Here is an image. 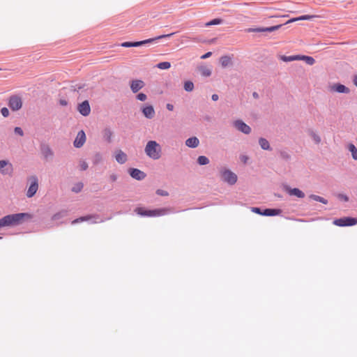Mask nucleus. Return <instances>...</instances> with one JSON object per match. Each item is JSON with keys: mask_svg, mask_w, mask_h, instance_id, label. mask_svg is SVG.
<instances>
[{"mask_svg": "<svg viewBox=\"0 0 357 357\" xmlns=\"http://www.w3.org/2000/svg\"><path fill=\"white\" fill-rule=\"evenodd\" d=\"M145 86V83L144 81L141 79H135L131 81L130 86L132 93H136L140 89L144 88Z\"/></svg>", "mask_w": 357, "mask_h": 357, "instance_id": "nucleus-13", "label": "nucleus"}, {"mask_svg": "<svg viewBox=\"0 0 357 357\" xmlns=\"http://www.w3.org/2000/svg\"><path fill=\"white\" fill-rule=\"evenodd\" d=\"M28 181L30 185L26 192V196L28 197H32L35 195L38 189V180L36 176H31L28 178Z\"/></svg>", "mask_w": 357, "mask_h": 357, "instance_id": "nucleus-5", "label": "nucleus"}, {"mask_svg": "<svg viewBox=\"0 0 357 357\" xmlns=\"http://www.w3.org/2000/svg\"><path fill=\"white\" fill-rule=\"evenodd\" d=\"M83 188V183H77L74 185V186L72 188V191L75 192H80Z\"/></svg>", "mask_w": 357, "mask_h": 357, "instance_id": "nucleus-32", "label": "nucleus"}, {"mask_svg": "<svg viewBox=\"0 0 357 357\" xmlns=\"http://www.w3.org/2000/svg\"><path fill=\"white\" fill-rule=\"evenodd\" d=\"M354 84L357 87V75L354 77Z\"/></svg>", "mask_w": 357, "mask_h": 357, "instance_id": "nucleus-55", "label": "nucleus"}, {"mask_svg": "<svg viewBox=\"0 0 357 357\" xmlns=\"http://www.w3.org/2000/svg\"><path fill=\"white\" fill-rule=\"evenodd\" d=\"M0 238H1V237H0Z\"/></svg>", "mask_w": 357, "mask_h": 357, "instance_id": "nucleus-58", "label": "nucleus"}, {"mask_svg": "<svg viewBox=\"0 0 357 357\" xmlns=\"http://www.w3.org/2000/svg\"><path fill=\"white\" fill-rule=\"evenodd\" d=\"M281 59L285 62H289L293 61L300 60V55H294V56H281Z\"/></svg>", "mask_w": 357, "mask_h": 357, "instance_id": "nucleus-22", "label": "nucleus"}, {"mask_svg": "<svg viewBox=\"0 0 357 357\" xmlns=\"http://www.w3.org/2000/svg\"><path fill=\"white\" fill-rule=\"evenodd\" d=\"M252 96H253L254 98H258V94L256 92H254Z\"/></svg>", "mask_w": 357, "mask_h": 357, "instance_id": "nucleus-56", "label": "nucleus"}, {"mask_svg": "<svg viewBox=\"0 0 357 357\" xmlns=\"http://www.w3.org/2000/svg\"><path fill=\"white\" fill-rule=\"evenodd\" d=\"M167 109L172 111L173 109V108H174V106L172 105H171V104H167Z\"/></svg>", "mask_w": 357, "mask_h": 357, "instance_id": "nucleus-53", "label": "nucleus"}, {"mask_svg": "<svg viewBox=\"0 0 357 357\" xmlns=\"http://www.w3.org/2000/svg\"><path fill=\"white\" fill-rule=\"evenodd\" d=\"M315 15H301L300 17H298V19L300 20H310L315 17Z\"/></svg>", "mask_w": 357, "mask_h": 357, "instance_id": "nucleus-33", "label": "nucleus"}, {"mask_svg": "<svg viewBox=\"0 0 357 357\" xmlns=\"http://www.w3.org/2000/svg\"><path fill=\"white\" fill-rule=\"evenodd\" d=\"M220 62L223 68H225L231 64V59L229 56H222L220 57Z\"/></svg>", "mask_w": 357, "mask_h": 357, "instance_id": "nucleus-20", "label": "nucleus"}, {"mask_svg": "<svg viewBox=\"0 0 357 357\" xmlns=\"http://www.w3.org/2000/svg\"><path fill=\"white\" fill-rule=\"evenodd\" d=\"M0 172L3 174H10L13 172V166L6 160H0Z\"/></svg>", "mask_w": 357, "mask_h": 357, "instance_id": "nucleus-14", "label": "nucleus"}, {"mask_svg": "<svg viewBox=\"0 0 357 357\" xmlns=\"http://www.w3.org/2000/svg\"><path fill=\"white\" fill-rule=\"evenodd\" d=\"M63 216V213L61 212V213H58L54 214L52 216V219L53 220H58V219L61 218Z\"/></svg>", "mask_w": 357, "mask_h": 357, "instance_id": "nucleus-42", "label": "nucleus"}, {"mask_svg": "<svg viewBox=\"0 0 357 357\" xmlns=\"http://www.w3.org/2000/svg\"><path fill=\"white\" fill-rule=\"evenodd\" d=\"M219 98V96L218 94H213L212 96H211V99L213 100V101H217Z\"/></svg>", "mask_w": 357, "mask_h": 357, "instance_id": "nucleus-52", "label": "nucleus"}, {"mask_svg": "<svg viewBox=\"0 0 357 357\" xmlns=\"http://www.w3.org/2000/svg\"><path fill=\"white\" fill-rule=\"evenodd\" d=\"M109 180L112 182H115L117 180V175L115 174H112L109 176Z\"/></svg>", "mask_w": 357, "mask_h": 357, "instance_id": "nucleus-44", "label": "nucleus"}, {"mask_svg": "<svg viewBox=\"0 0 357 357\" xmlns=\"http://www.w3.org/2000/svg\"><path fill=\"white\" fill-rule=\"evenodd\" d=\"M222 179L228 183L233 185L237 181V176L229 170H225L221 173Z\"/></svg>", "mask_w": 357, "mask_h": 357, "instance_id": "nucleus-8", "label": "nucleus"}, {"mask_svg": "<svg viewBox=\"0 0 357 357\" xmlns=\"http://www.w3.org/2000/svg\"><path fill=\"white\" fill-rule=\"evenodd\" d=\"M25 215V213H16L6 215L0 219V227L18 225Z\"/></svg>", "mask_w": 357, "mask_h": 357, "instance_id": "nucleus-2", "label": "nucleus"}, {"mask_svg": "<svg viewBox=\"0 0 357 357\" xmlns=\"http://www.w3.org/2000/svg\"><path fill=\"white\" fill-rule=\"evenodd\" d=\"M330 91L338 93H349L350 90L348 87L342 84H335L330 86Z\"/></svg>", "mask_w": 357, "mask_h": 357, "instance_id": "nucleus-12", "label": "nucleus"}, {"mask_svg": "<svg viewBox=\"0 0 357 357\" xmlns=\"http://www.w3.org/2000/svg\"><path fill=\"white\" fill-rule=\"evenodd\" d=\"M1 115L3 116V117H8L9 116V110L7 107H3L1 108Z\"/></svg>", "mask_w": 357, "mask_h": 357, "instance_id": "nucleus-37", "label": "nucleus"}, {"mask_svg": "<svg viewBox=\"0 0 357 357\" xmlns=\"http://www.w3.org/2000/svg\"><path fill=\"white\" fill-rule=\"evenodd\" d=\"M14 130H15V134H23V130L20 127H15Z\"/></svg>", "mask_w": 357, "mask_h": 357, "instance_id": "nucleus-45", "label": "nucleus"}, {"mask_svg": "<svg viewBox=\"0 0 357 357\" xmlns=\"http://www.w3.org/2000/svg\"><path fill=\"white\" fill-rule=\"evenodd\" d=\"M199 72L201 75L205 77H209L211 75V70L207 67H200Z\"/></svg>", "mask_w": 357, "mask_h": 357, "instance_id": "nucleus-23", "label": "nucleus"}, {"mask_svg": "<svg viewBox=\"0 0 357 357\" xmlns=\"http://www.w3.org/2000/svg\"><path fill=\"white\" fill-rule=\"evenodd\" d=\"M231 124L236 131L243 134H250L251 132V128L241 119L234 120Z\"/></svg>", "mask_w": 357, "mask_h": 357, "instance_id": "nucleus-4", "label": "nucleus"}, {"mask_svg": "<svg viewBox=\"0 0 357 357\" xmlns=\"http://www.w3.org/2000/svg\"><path fill=\"white\" fill-rule=\"evenodd\" d=\"M313 139L316 144L319 143L321 141V139L319 135H313Z\"/></svg>", "mask_w": 357, "mask_h": 357, "instance_id": "nucleus-48", "label": "nucleus"}, {"mask_svg": "<svg viewBox=\"0 0 357 357\" xmlns=\"http://www.w3.org/2000/svg\"><path fill=\"white\" fill-rule=\"evenodd\" d=\"M43 153L44 156L47 158L49 156H51L52 155L51 151L48 147H44L43 149Z\"/></svg>", "mask_w": 357, "mask_h": 357, "instance_id": "nucleus-36", "label": "nucleus"}, {"mask_svg": "<svg viewBox=\"0 0 357 357\" xmlns=\"http://www.w3.org/2000/svg\"><path fill=\"white\" fill-rule=\"evenodd\" d=\"M145 152L151 158L157 160L160 158L161 149L156 142L150 141L146 146Z\"/></svg>", "mask_w": 357, "mask_h": 357, "instance_id": "nucleus-3", "label": "nucleus"}, {"mask_svg": "<svg viewBox=\"0 0 357 357\" xmlns=\"http://www.w3.org/2000/svg\"><path fill=\"white\" fill-rule=\"evenodd\" d=\"M255 32H266V28H256L252 29Z\"/></svg>", "mask_w": 357, "mask_h": 357, "instance_id": "nucleus-47", "label": "nucleus"}, {"mask_svg": "<svg viewBox=\"0 0 357 357\" xmlns=\"http://www.w3.org/2000/svg\"><path fill=\"white\" fill-rule=\"evenodd\" d=\"M348 149L351 153L352 158L357 160V149L353 144H349L348 145Z\"/></svg>", "mask_w": 357, "mask_h": 357, "instance_id": "nucleus-24", "label": "nucleus"}, {"mask_svg": "<svg viewBox=\"0 0 357 357\" xmlns=\"http://www.w3.org/2000/svg\"><path fill=\"white\" fill-rule=\"evenodd\" d=\"M170 211L168 208H156L153 210H146L142 207H138L135 209V212L141 216L158 217L167 214Z\"/></svg>", "mask_w": 357, "mask_h": 357, "instance_id": "nucleus-1", "label": "nucleus"}, {"mask_svg": "<svg viewBox=\"0 0 357 357\" xmlns=\"http://www.w3.org/2000/svg\"><path fill=\"white\" fill-rule=\"evenodd\" d=\"M194 89V84L191 81H186L184 83V89L188 92H190Z\"/></svg>", "mask_w": 357, "mask_h": 357, "instance_id": "nucleus-29", "label": "nucleus"}, {"mask_svg": "<svg viewBox=\"0 0 357 357\" xmlns=\"http://www.w3.org/2000/svg\"><path fill=\"white\" fill-rule=\"evenodd\" d=\"M280 211L279 209L267 208V209L264 210V211L262 213H261V215H267V216H273V215H278L280 213Z\"/></svg>", "mask_w": 357, "mask_h": 357, "instance_id": "nucleus-21", "label": "nucleus"}, {"mask_svg": "<svg viewBox=\"0 0 357 357\" xmlns=\"http://www.w3.org/2000/svg\"><path fill=\"white\" fill-rule=\"evenodd\" d=\"M261 147L264 150H268L270 148L269 142L264 138L261 137L259 140Z\"/></svg>", "mask_w": 357, "mask_h": 357, "instance_id": "nucleus-26", "label": "nucleus"}, {"mask_svg": "<svg viewBox=\"0 0 357 357\" xmlns=\"http://www.w3.org/2000/svg\"><path fill=\"white\" fill-rule=\"evenodd\" d=\"M333 224L338 227L353 226L357 224V219L351 217H344L334 220Z\"/></svg>", "mask_w": 357, "mask_h": 357, "instance_id": "nucleus-6", "label": "nucleus"}, {"mask_svg": "<svg viewBox=\"0 0 357 357\" xmlns=\"http://www.w3.org/2000/svg\"><path fill=\"white\" fill-rule=\"evenodd\" d=\"M156 194L158 195H160V196H164V197H167L169 195V193L168 192L165 191V190H161V189H158L156 190Z\"/></svg>", "mask_w": 357, "mask_h": 357, "instance_id": "nucleus-38", "label": "nucleus"}, {"mask_svg": "<svg viewBox=\"0 0 357 357\" xmlns=\"http://www.w3.org/2000/svg\"><path fill=\"white\" fill-rule=\"evenodd\" d=\"M197 162L200 165H204L209 162V160L206 156L201 155L198 158Z\"/></svg>", "mask_w": 357, "mask_h": 357, "instance_id": "nucleus-31", "label": "nucleus"}, {"mask_svg": "<svg viewBox=\"0 0 357 357\" xmlns=\"http://www.w3.org/2000/svg\"><path fill=\"white\" fill-rule=\"evenodd\" d=\"M129 173H130V175L133 178L138 180V181L143 180L146 177V174L144 172H142L138 169L130 168L129 169Z\"/></svg>", "mask_w": 357, "mask_h": 357, "instance_id": "nucleus-15", "label": "nucleus"}, {"mask_svg": "<svg viewBox=\"0 0 357 357\" xmlns=\"http://www.w3.org/2000/svg\"><path fill=\"white\" fill-rule=\"evenodd\" d=\"M60 104L61 105H67V102L66 100H60Z\"/></svg>", "mask_w": 357, "mask_h": 357, "instance_id": "nucleus-54", "label": "nucleus"}, {"mask_svg": "<svg viewBox=\"0 0 357 357\" xmlns=\"http://www.w3.org/2000/svg\"><path fill=\"white\" fill-rule=\"evenodd\" d=\"M137 100L144 102L147 100V96L144 93H139L136 96Z\"/></svg>", "mask_w": 357, "mask_h": 357, "instance_id": "nucleus-34", "label": "nucleus"}, {"mask_svg": "<svg viewBox=\"0 0 357 357\" xmlns=\"http://www.w3.org/2000/svg\"><path fill=\"white\" fill-rule=\"evenodd\" d=\"M300 60H303L308 65H313L315 62V60L313 57L309 56H300Z\"/></svg>", "mask_w": 357, "mask_h": 357, "instance_id": "nucleus-25", "label": "nucleus"}, {"mask_svg": "<svg viewBox=\"0 0 357 357\" xmlns=\"http://www.w3.org/2000/svg\"><path fill=\"white\" fill-rule=\"evenodd\" d=\"M121 46L123 47H134V42H124L121 43Z\"/></svg>", "mask_w": 357, "mask_h": 357, "instance_id": "nucleus-39", "label": "nucleus"}, {"mask_svg": "<svg viewBox=\"0 0 357 357\" xmlns=\"http://www.w3.org/2000/svg\"><path fill=\"white\" fill-rule=\"evenodd\" d=\"M86 142V135H77L74 141V146L79 148L84 145Z\"/></svg>", "mask_w": 357, "mask_h": 357, "instance_id": "nucleus-18", "label": "nucleus"}, {"mask_svg": "<svg viewBox=\"0 0 357 357\" xmlns=\"http://www.w3.org/2000/svg\"><path fill=\"white\" fill-rule=\"evenodd\" d=\"M185 144L189 147L195 148L199 144V139L196 137H190L186 140Z\"/></svg>", "mask_w": 357, "mask_h": 357, "instance_id": "nucleus-19", "label": "nucleus"}, {"mask_svg": "<svg viewBox=\"0 0 357 357\" xmlns=\"http://www.w3.org/2000/svg\"><path fill=\"white\" fill-rule=\"evenodd\" d=\"M222 20L221 19H219V18H215V19H213L209 22H208L207 23H206V26H213V25H218V24H222Z\"/></svg>", "mask_w": 357, "mask_h": 357, "instance_id": "nucleus-30", "label": "nucleus"}, {"mask_svg": "<svg viewBox=\"0 0 357 357\" xmlns=\"http://www.w3.org/2000/svg\"><path fill=\"white\" fill-rule=\"evenodd\" d=\"M287 191L290 195H294L299 198H303L305 197L304 192L298 188H288Z\"/></svg>", "mask_w": 357, "mask_h": 357, "instance_id": "nucleus-16", "label": "nucleus"}, {"mask_svg": "<svg viewBox=\"0 0 357 357\" xmlns=\"http://www.w3.org/2000/svg\"><path fill=\"white\" fill-rule=\"evenodd\" d=\"M309 197L314 201L319 202L324 204H326L328 203V201L326 199L318 195H310Z\"/></svg>", "mask_w": 357, "mask_h": 357, "instance_id": "nucleus-27", "label": "nucleus"}, {"mask_svg": "<svg viewBox=\"0 0 357 357\" xmlns=\"http://www.w3.org/2000/svg\"><path fill=\"white\" fill-rule=\"evenodd\" d=\"M115 158H116V160L120 163V164H123L126 162L127 160V155L125 153H123V151H116V155H115Z\"/></svg>", "mask_w": 357, "mask_h": 357, "instance_id": "nucleus-17", "label": "nucleus"}, {"mask_svg": "<svg viewBox=\"0 0 357 357\" xmlns=\"http://www.w3.org/2000/svg\"><path fill=\"white\" fill-rule=\"evenodd\" d=\"M89 219V218H88V217H82V218H77V219L73 220L72 222V223L75 224V223H77V222H82V221H84V220H87Z\"/></svg>", "mask_w": 357, "mask_h": 357, "instance_id": "nucleus-41", "label": "nucleus"}, {"mask_svg": "<svg viewBox=\"0 0 357 357\" xmlns=\"http://www.w3.org/2000/svg\"><path fill=\"white\" fill-rule=\"evenodd\" d=\"M240 159H241V162H243L244 164H245V163L248 162V156H246V155H241V156L240 157Z\"/></svg>", "mask_w": 357, "mask_h": 357, "instance_id": "nucleus-46", "label": "nucleus"}, {"mask_svg": "<svg viewBox=\"0 0 357 357\" xmlns=\"http://www.w3.org/2000/svg\"><path fill=\"white\" fill-rule=\"evenodd\" d=\"M79 167L81 170H86L88 168V164L85 161H80L79 162Z\"/></svg>", "mask_w": 357, "mask_h": 357, "instance_id": "nucleus-40", "label": "nucleus"}, {"mask_svg": "<svg viewBox=\"0 0 357 357\" xmlns=\"http://www.w3.org/2000/svg\"><path fill=\"white\" fill-rule=\"evenodd\" d=\"M141 111L144 117L151 119L155 116V112L153 107L151 105H144L142 107Z\"/></svg>", "mask_w": 357, "mask_h": 357, "instance_id": "nucleus-10", "label": "nucleus"}, {"mask_svg": "<svg viewBox=\"0 0 357 357\" xmlns=\"http://www.w3.org/2000/svg\"><path fill=\"white\" fill-rule=\"evenodd\" d=\"M175 33H169V34H164V35H160V36H158L155 38H149V39H146V40H142V41H137V42H134V47H139L142 45H145V44H149V43H151L157 40H159V39H161V38H168V37H170L173 35H174Z\"/></svg>", "mask_w": 357, "mask_h": 357, "instance_id": "nucleus-9", "label": "nucleus"}, {"mask_svg": "<svg viewBox=\"0 0 357 357\" xmlns=\"http://www.w3.org/2000/svg\"><path fill=\"white\" fill-rule=\"evenodd\" d=\"M339 197L345 202H347L349 200L348 197L345 195H340Z\"/></svg>", "mask_w": 357, "mask_h": 357, "instance_id": "nucleus-50", "label": "nucleus"}, {"mask_svg": "<svg viewBox=\"0 0 357 357\" xmlns=\"http://www.w3.org/2000/svg\"><path fill=\"white\" fill-rule=\"evenodd\" d=\"M253 212L255 213H259V214H261L262 213V212H261V210L259 208H252V210Z\"/></svg>", "mask_w": 357, "mask_h": 357, "instance_id": "nucleus-51", "label": "nucleus"}, {"mask_svg": "<svg viewBox=\"0 0 357 357\" xmlns=\"http://www.w3.org/2000/svg\"><path fill=\"white\" fill-rule=\"evenodd\" d=\"M77 134L81 135V134H85V133H84V130H81L78 131Z\"/></svg>", "mask_w": 357, "mask_h": 357, "instance_id": "nucleus-57", "label": "nucleus"}, {"mask_svg": "<svg viewBox=\"0 0 357 357\" xmlns=\"http://www.w3.org/2000/svg\"><path fill=\"white\" fill-rule=\"evenodd\" d=\"M8 105L12 111H18L22 107V98L17 96H13L8 99Z\"/></svg>", "mask_w": 357, "mask_h": 357, "instance_id": "nucleus-7", "label": "nucleus"}, {"mask_svg": "<svg viewBox=\"0 0 357 357\" xmlns=\"http://www.w3.org/2000/svg\"><path fill=\"white\" fill-rule=\"evenodd\" d=\"M77 109L82 116H88L91 112V107L89 101L84 100L82 103L79 104Z\"/></svg>", "mask_w": 357, "mask_h": 357, "instance_id": "nucleus-11", "label": "nucleus"}, {"mask_svg": "<svg viewBox=\"0 0 357 357\" xmlns=\"http://www.w3.org/2000/svg\"><path fill=\"white\" fill-rule=\"evenodd\" d=\"M212 53L211 52H208L206 54L201 56L202 59H206L211 56Z\"/></svg>", "mask_w": 357, "mask_h": 357, "instance_id": "nucleus-43", "label": "nucleus"}, {"mask_svg": "<svg viewBox=\"0 0 357 357\" xmlns=\"http://www.w3.org/2000/svg\"><path fill=\"white\" fill-rule=\"evenodd\" d=\"M156 66L161 70H167L171 67V63L168 61H163L158 63Z\"/></svg>", "mask_w": 357, "mask_h": 357, "instance_id": "nucleus-28", "label": "nucleus"}, {"mask_svg": "<svg viewBox=\"0 0 357 357\" xmlns=\"http://www.w3.org/2000/svg\"><path fill=\"white\" fill-rule=\"evenodd\" d=\"M297 21H299L298 17L291 18V19L289 20L284 24H289L291 22H297Z\"/></svg>", "mask_w": 357, "mask_h": 357, "instance_id": "nucleus-49", "label": "nucleus"}, {"mask_svg": "<svg viewBox=\"0 0 357 357\" xmlns=\"http://www.w3.org/2000/svg\"><path fill=\"white\" fill-rule=\"evenodd\" d=\"M282 26V24H278V25H275V26H270V27H266V31L267 32H272V31L279 29Z\"/></svg>", "mask_w": 357, "mask_h": 357, "instance_id": "nucleus-35", "label": "nucleus"}]
</instances>
